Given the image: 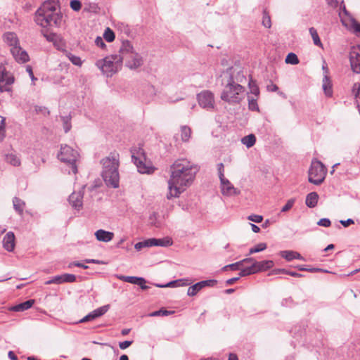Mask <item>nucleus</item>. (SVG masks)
Here are the masks:
<instances>
[{
    "instance_id": "13",
    "label": "nucleus",
    "mask_w": 360,
    "mask_h": 360,
    "mask_svg": "<svg viewBox=\"0 0 360 360\" xmlns=\"http://www.w3.org/2000/svg\"><path fill=\"white\" fill-rule=\"evenodd\" d=\"M143 63V56L136 51L125 59L126 66L131 70H136L141 67Z\"/></svg>"
},
{
    "instance_id": "32",
    "label": "nucleus",
    "mask_w": 360,
    "mask_h": 360,
    "mask_svg": "<svg viewBox=\"0 0 360 360\" xmlns=\"http://www.w3.org/2000/svg\"><path fill=\"white\" fill-rule=\"evenodd\" d=\"M256 263L259 272L266 271L272 268L274 265V263L272 260H264L261 262H256Z\"/></svg>"
},
{
    "instance_id": "37",
    "label": "nucleus",
    "mask_w": 360,
    "mask_h": 360,
    "mask_svg": "<svg viewBox=\"0 0 360 360\" xmlns=\"http://www.w3.org/2000/svg\"><path fill=\"white\" fill-rule=\"evenodd\" d=\"M257 98L258 97H255V96H248V108L250 110L259 111V106L257 103Z\"/></svg>"
},
{
    "instance_id": "7",
    "label": "nucleus",
    "mask_w": 360,
    "mask_h": 360,
    "mask_svg": "<svg viewBox=\"0 0 360 360\" xmlns=\"http://www.w3.org/2000/svg\"><path fill=\"white\" fill-rule=\"evenodd\" d=\"M132 161L137 167L138 172L142 174H150L154 167L150 161L147 160L143 150L135 148L131 150Z\"/></svg>"
},
{
    "instance_id": "53",
    "label": "nucleus",
    "mask_w": 360,
    "mask_h": 360,
    "mask_svg": "<svg viewBox=\"0 0 360 360\" xmlns=\"http://www.w3.org/2000/svg\"><path fill=\"white\" fill-rule=\"evenodd\" d=\"M63 128L65 133L68 132L71 129V124L68 117H63Z\"/></svg>"
},
{
    "instance_id": "14",
    "label": "nucleus",
    "mask_w": 360,
    "mask_h": 360,
    "mask_svg": "<svg viewBox=\"0 0 360 360\" xmlns=\"http://www.w3.org/2000/svg\"><path fill=\"white\" fill-rule=\"evenodd\" d=\"M221 191L224 195L232 196L238 195L240 193V191L235 188L233 185L226 178L220 180Z\"/></svg>"
},
{
    "instance_id": "47",
    "label": "nucleus",
    "mask_w": 360,
    "mask_h": 360,
    "mask_svg": "<svg viewBox=\"0 0 360 360\" xmlns=\"http://www.w3.org/2000/svg\"><path fill=\"white\" fill-rule=\"evenodd\" d=\"M63 283H74L76 281V276L70 274H62Z\"/></svg>"
},
{
    "instance_id": "50",
    "label": "nucleus",
    "mask_w": 360,
    "mask_h": 360,
    "mask_svg": "<svg viewBox=\"0 0 360 360\" xmlns=\"http://www.w3.org/2000/svg\"><path fill=\"white\" fill-rule=\"evenodd\" d=\"M262 24L265 27L267 28H270L271 26L270 16L266 12H264L263 13Z\"/></svg>"
},
{
    "instance_id": "4",
    "label": "nucleus",
    "mask_w": 360,
    "mask_h": 360,
    "mask_svg": "<svg viewBox=\"0 0 360 360\" xmlns=\"http://www.w3.org/2000/svg\"><path fill=\"white\" fill-rule=\"evenodd\" d=\"M224 89L221 94L222 101L229 104H239L245 98V87L240 84H232L222 81Z\"/></svg>"
},
{
    "instance_id": "8",
    "label": "nucleus",
    "mask_w": 360,
    "mask_h": 360,
    "mask_svg": "<svg viewBox=\"0 0 360 360\" xmlns=\"http://www.w3.org/2000/svg\"><path fill=\"white\" fill-rule=\"evenodd\" d=\"M326 175V169L323 163L317 160H313L309 171V181L319 185L324 181Z\"/></svg>"
},
{
    "instance_id": "23",
    "label": "nucleus",
    "mask_w": 360,
    "mask_h": 360,
    "mask_svg": "<svg viewBox=\"0 0 360 360\" xmlns=\"http://www.w3.org/2000/svg\"><path fill=\"white\" fill-rule=\"evenodd\" d=\"M146 240L148 247H152V246L167 247V246H169L172 244V241L169 238H165L164 239L150 238V239H147Z\"/></svg>"
},
{
    "instance_id": "61",
    "label": "nucleus",
    "mask_w": 360,
    "mask_h": 360,
    "mask_svg": "<svg viewBox=\"0 0 360 360\" xmlns=\"http://www.w3.org/2000/svg\"><path fill=\"white\" fill-rule=\"evenodd\" d=\"M84 262L87 264H90V263L96 264H106V262H105L102 260L94 259H86L84 260Z\"/></svg>"
},
{
    "instance_id": "63",
    "label": "nucleus",
    "mask_w": 360,
    "mask_h": 360,
    "mask_svg": "<svg viewBox=\"0 0 360 360\" xmlns=\"http://www.w3.org/2000/svg\"><path fill=\"white\" fill-rule=\"evenodd\" d=\"M132 342H133L132 341H128V340L121 342L119 343V347L121 349H125L127 347H129L132 344Z\"/></svg>"
},
{
    "instance_id": "18",
    "label": "nucleus",
    "mask_w": 360,
    "mask_h": 360,
    "mask_svg": "<svg viewBox=\"0 0 360 360\" xmlns=\"http://www.w3.org/2000/svg\"><path fill=\"white\" fill-rule=\"evenodd\" d=\"M342 25L356 36L360 37V23L352 16H347L342 18Z\"/></svg>"
},
{
    "instance_id": "57",
    "label": "nucleus",
    "mask_w": 360,
    "mask_h": 360,
    "mask_svg": "<svg viewBox=\"0 0 360 360\" xmlns=\"http://www.w3.org/2000/svg\"><path fill=\"white\" fill-rule=\"evenodd\" d=\"M248 219L255 223H260L262 221L263 217L261 215L252 214L248 217Z\"/></svg>"
},
{
    "instance_id": "44",
    "label": "nucleus",
    "mask_w": 360,
    "mask_h": 360,
    "mask_svg": "<svg viewBox=\"0 0 360 360\" xmlns=\"http://www.w3.org/2000/svg\"><path fill=\"white\" fill-rule=\"evenodd\" d=\"M115 33L113 31L110 29L109 27H107L105 30L104 34H103V38L108 42H112L115 39Z\"/></svg>"
},
{
    "instance_id": "24",
    "label": "nucleus",
    "mask_w": 360,
    "mask_h": 360,
    "mask_svg": "<svg viewBox=\"0 0 360 360\" xmlns=\"http://www.w3.org/2000/svg\"><path fill=\"white\" fill-rule=\"evenodd\" d=\"M4 160L7 163L14 167H18L21 164L18 155L14 151L6 153L4 155Z\"/></svg>"
},
{
    "instance_id": "59",
    "label": "nucleus",
    "mask_w": 360,
    "mask_h": 360,
    "mask_svg": "<svg viewBox=\"0 0 360 360\" xmlns=\"http://www.w3.org/2000/svg\"><path fill=\"white\" fill-rule=\"evenodd\" d=\"M95 44L97 46L101 47V49L105 48V44L101 37H97L95 39Z\"/></svg>"
},
{
    "instance_id": "45",
    "label": "nucleus",
    "mask_w": 360,
    "mask_h": 360,
    "mask_svg": "<svg viewBox=\"0 0 360 360\" xmlns=\"http://www.w3.org/2000/svg\"><path fill=\"white\" fill-rule=\"evenodd\" d=\"M280 255L290 262L294 259V251L293 250H283L280 252Z\"/></svg>"
},
{
    "instance_id": "20",
    "label": "nucleus",
    "mask_w": 360,
    "mask_h": 360,
    "mask_svg": "<svg viewBox=\"0 0 360 360\" xmlns=\"http://www.w3.org/2000/svg\"><path fill=\"white\" fill-rule=\"evenodd\" d=\"M2 243L3 247L8 252L13 251L15 246V237L14 233L12 231L6 233L3 238Z\"/></svg>"
},
{
    "instance_id": "26",
    "label": "nucleus",
    "mask_w": 360,
    "mask_h": 360,
    "mask_svg": "<svg viewBox=\"0 0 360 360\" xmlns=\"http://www.w3.org/2000/svg\"><path fill=\"white\" fill-rule=\"evenodd\" d=\"M34 303V300H29L24 302L20 303L10 308L13 311H24L30 309Z\"/></svg>"
},
{
    "instance_id": "51",
    "label": "nucleus",
    "mask_w": 360,
    "mask_h": 360,
    "mask_svg": "<svg viewBox=\"0 0 360 360\" xmlns=\"http://www.w3.org/2000/svg\"><path fill=\"white\" fill-rule=\"evenodd\" d=\"M5 125H6V119H5V117H1V120L0 122V141H2L5 136V134H4Z\"/></svg>"
},
{
    "instance_id": "40",
    "label": "nucleus",
    "mask_w": 360,
    "mask_h": 360,
    "mask_svg": "<svg viewBox=\"0 0 360 360\" xmlns=\"http://www.w3.org/2000/svg\"><path fill=\"white\" fill-rule=\"evenodd\" d=\"M250 92L252 94V96L258 97L259 95V89L256 82L252 79H250L248 83Z\"/></svg>"
},
{
    "instance_id": "17",
    "label": "nucleus",
    "mask_w": 360,
    "mask_h": 360,
    "mask_svg": "<svg viewBox=\"0 0 360 360\" xmlns=\"http://www.w3.org/2000/svg\"><path fill=\"white\" fill-rule=\"evenodd\" d=\"M10 51L14 59L19 63H25L30 59L27 51L23 50L20 46L10 48Z\"/></svg>"
},
{
    "instance_id": "3",
    "label": "nucleus",
    "mask_w": 360,
    "mask_h": 360,
    "mask_svg": "<svg viewBox=\"0 0 360 360\" xmlns=\"http://www.w3.org/2000/svg\"><path fill=\"white\" fill-rule=\"evenodd\" d=\"M102 165L101 176L108 187L116 188L120 185V155L117 153H111L101 160Z\"/></svg>"
},
{
    "instance_id": "52",
    "label": "nucleus",
    "mask_w": 360,
    "mask_h": 360,
    "mask_svg": "<svg viewBox=\"0 0 360 360\" xmlns=\"http://www.w3.org/2000/svg\"><path fill=\"white\" fill-rule=\"evenodd\" d=\"M294 203H295L294 199L288 200V202H286V204L282 207L281 212H285L288 211L289 210H290L292 207Z\"/></svg>"
},
{
    "instance_id": "29",
    "label": "nucleus",
    "mask_w": 360,
    "mask_h": 360,
    "mask_svg": "<svg viewBox=\"0 0 360 360\" xmlns=\"http://www.w3.org/2000/svg\"><path fill=\"white\" fill-rule=\"evenodd\" d=\"M319 195L316 192L309 193L305 200L306 205L309 208L315 207L318 203Z\"/></svg>"
},
{
    "instance_id": "25",
    "label": "nucleus",
    "mask_w": 360,
    "mask_h": 360,
    "mask_svg": "<svg viewBox=\"0 0 360 360\" xmlns=\"http://www.w3.org/2000/svg\"><path fill=\"white\" fill-rule=\"evenodd\" d=\"M322 89L327 97L333 96V84L329 76L325 75L322 81Z\"/></svg>"
},
{
    "instance_id": "5",
    "label": "nucleus",
    "mask_w": 360,
    "mask_h": 360,
    "mask_svg": "<svg viewBox=\"0 0 360 360\" xmlns=\"http://www.w3.org/2000/svg\"><path fill=\"white\" fill-rule=\"evenodd\" d=\"M59 160L66 164L70 168L68 173H77V162L79 161V154L77 150L68 145H61L60 152L57 155Z\"/></svg>"
},
{
    "instance_id": "49",
    "label": "nucleus",
    "mask_w": 360,
    "mask_h": 360,
    "mask_svg": "<svg viewBox=\"0 0 360 360\" xmlns=\"http://www.w3.org/2000/svg\"><path fill=\"white\" fill-rule=\"evenodd\" d=\"M70 6L74 11H79L82 8V3L79 0H71Z\"/></svg>"
},
{
    "instance_id": "46",
    "label": "nucleus",
    "mask_w": 360,
    "mask_h": 360,
    "mask_svg": "<svg viewBox=\"0 0 360 360\" xmlns=\"http://www.w3.org/2000/svg\"><path fill=\"white\" fill-rule=\"evenodd\" d=\"M242 266H243V262L239 261L238 262H236V263H233V264L225 266L223 268V269L226 271V270H228L229 269L231 270H233L234 271V270L240 269Z\"/></svg>"
},
{
    "instance_id": "11",
    "label": "nucleus",
    "mask_w": 360,
    "mask_h": 360,
    "mask_svg": "<svg viewBox=\"0 0 360 360\" xmlns=\"http://www.w3.org/2000/svg\"><path fill=\"white\" fill-rule=\"evenodd\" d=\"M13 82V76L6 71L3 65H0V91H11V85Z\"/></svg>"
},
{
    "instance_id": "30",
    "label": "nucleus",
    "mask_w": 360,
    "mask_h": 360,
    "mask_svg": "<svg viewBox=\"0 0 360 360\" xmlns=\"http://www.w3.org/2000/svg\"><path fill=\"white\" fill-rule=\"evenodd\" d=\"M118 279L123 281L124 282H127L132 284H141V283L144 281V278L142 277H136V276H127L120 275L117 276Z\"/></svg>"
},
{
    "instance_id": "28",
    "label": "nucleus",
    "mask_w": 360,
    "mask_h": 360,
    "mask_svg": "<svg viewBox=\"0 0 360 360\" xmlns=\"http://www.w3.org/2000/svg\"><path fill=\"white\" fill-rule=\"evenodd\" d=\"M188 280L179 279L173 281H170L166 284H155V286L158 288H174L178 286L188 285Z\"/></svg>"
},
{
    "instance_id": "27",
    "label": "nucleus",
    "mask_w": 360,
    "mask_h": 360,
    "mask_svg": "<svg viewBox=\"0 0 360 360\" xmlns=\"http://www.w3.org/2000/svg\"><path fill=\"white\" fill-rule=\"evenodd\" d=\"M5 42L11 47L19 46V41L14 32H6L4 35Z\"/></svg>"
},
{
    "instance_id": "12",
    "label": "nucleus",
    "mask_w": 360,
    "mask_h": 360,
    "mask_svg": "<svg viewBox=\"0 0 360 360\" xmlns=\"http://www.w3.org/2000/svg\"><path fill=\"white\" fill-rule=\"evenodd\" d=\"M349 61L353 72L360 74V46H353L351 49Z\"/></svg>"
},
{
    "instance_id": "31",
    "label": "nucleus",
    "mask_w": 360,
    "mask_h": 360,
    "mask_svg": "<svg viewBox=\"0 0 360 360\" xmlns=\"http://www.w3.org/2000/svg\"><path fill=\"white\" fill-rule=\"evenodd\" d=\"M63 54L74 64L75 65L81 66L82 65V60L79 57L71 53L65 49H60Z\"/></svg>"
},
{
    "instance_id": "56",
    "label": "nucleus",
    "mask_w": 360,
    "mask_h": 360,
    "mask_svg": "<svg viewBox=\"0 0 360 360\" xmlns=\"http://www.w3.org/2000/svg\"><path fill=\"white\" fill-rule=\"evenodd\" d=\"M26 71L29 74V76L33 83L34 84V82L37 80V78L34 77L32 68L30 65H27L26 67Z\"/></svg>"
},
{
    "instance_id": "39",
    "label": "nucleus",
    "mask_w": 360,
    "mask_h": 360,
    "mask_svg": "<svg viewBox=\"0 0 360 360\" xmlns=\"http://www.w3.org/2000/svg\"><path fill=\"white\" fill-rule=\"evenodd\" d=\"M352 94L356 99L357 107L360 108V84L354 83L352 86Z\"/></svg>"
},
{
    "instance_id": "22",
    "label": "nucleus",
    "mask_w": 360,
    "mask_h": 360,
    "mask_svg": "<svg viewBox=\"0 0 360 360\" xmlns=\"http://www.w3.org/2000/svg\"><path fill=\"white\" fill-rule=\"evenodd\" d=\"M96 238L98 241L108 243L113 239L114 233L103 229H98L94 233Z\"/></svg>"
},
{
    "instance_id": "43",
    "label": "nucleus",
    "mask_w": 360,
    "mask_h": 360,
    "mask_svg": "<svg viewBox=\"0 0 360 360\" xmlns=\"http://www.w3.org/2000/svg\"><path fill=\"white\" fill-rule=\"evenodd\" d=\"M267 245L264 243H261L256 245L255 247L250 249L249 255H252L254 253L259 252L261 251L264 250L266 248Z\"/></svg>"
},
{
    "instance_id": "58",
    "label": "nucleus",
    "mask_w": 360,
    "mask_h": 360,
    "mask_svg": "<svg viewBox=\"0 0 360 360\" xmlns=\"http://www.w3.org/2000/svg\"><path fill=\"white\" fill-rule=\"evenodd\" d=\"M72 266L81 267L84 269H87L89 268L88 266H86L84 264L79 262H73L70 263L68 265V267L71 268Z\"/></svg>"
},
{
    "instance_id": "60",
    "label": "nucleus",
    "mask_w": 360,
    "mask_h": 360,
    "mask_svg": "<svg viewBox=\"0 0 360 360\" xmlns=\"http://www.w3.org/2000/svg\"><path fill=\"white\" fill-rule=\"evenodd\" d=\"M217 170H218L219 179L221 180V179H224L225 177L224 175V165H223V163H219L217 165Z\"/></svg>"
},
{
    "instance_id": "41",
    "label": "nucleus",
    "mask_w": 360,
    "mask_h": 360,
    "mask_svg": "<svg viewBox=\"0 0 360 360\" xmlns=\"http://www.w3.org/2000/svg\"><path fill=\"white\" fill-rule=\"evenodd\" d=\"M287 64L297 65L299 63V59L296 54L290 53L287 55L285 60Z\"/></svg>"
},
{
    "instance_id": "19",
    "label": "nucleus",
    "mask_w": 360,
    "mask_h": 360,
    "mask_svg": "<svg viewBox=\"0 0 360 360\" xmlns=\"http://www.w3.org/2000/svg\"><path fill=\"white\" fill-rule=\"evenodd\" d=\"M109 309L108 305H105L103 307H101L93 311L88 314L86 316H85L84 318H82L79 322V323H85L88 321H91L103 314H105Z\"/></svg>"
},
{
    "instance_id": "35",
    "label": "nucleus",
    "mask_w": 360,
    "mask_h": 360,
    "mask_svg": "<svg viewBox=\"0 0 360 360\" xmlns=\"http://www.w3.org/2000/svg\"><path fill=\"white\" fill-rule=\"evenodd\" d=\"M256 138L254 134H249L248 136H244L241 139V142L243 145H245L247 148H251L255 143Z\"/></svg>"
},
{
    "instance_id": "33",
    "label": "nucleus",
    "mask_w": 360,
    "mask_h": 360,
    "mask_svg": "<svg viewBox=\"0 0 360 360\" xmlns=\"http://www.w3.org/2000/svg\"><path fill=\"white\" fill-rule=\"evenodd\" d=\"M13 207L15 210L19 214H22L25 206V203L21 199L15 197L13 200Z\"/></svg>"
},
{
    "instance_id": "64",
    "label": "nucleus",
    "mask_w": 360,
    "mask_h": 360,
    "mask_svg": "<svg viewBox=\"0 0 360 360\" xmlns=\"http://www.w3.org/2000/svg\"><path fill=\"white\" fill-rule=\"evenodd\" d=\"M35 110L37 112H41L43 113L44 115H46V114H49V111L48 110V109L45 107H42V106H36L35 107Z\"/></svg>"
},
{
    "instance_id": "10",
    "label": "nucleus",
    "mask_w": 360,
    "mask_h": 360,
    "mask_svg": "<svg viewBox=\"0 0 360 360\" xmlns=\"http://www.w3.org/2000/svg\"><path fill=\"white\" fill-rule=\"evenodd\" d=\"M199 105L207 110H212L214 107V94L207 90L201 91L197 95Z\"/></svg>"
},
{
    "instance_id": "42",
    "label": "nucleus",
    "mask_w": 360,
    "mask_h": 360,
    "mask_svg": "<svg viewBox=\"0 0 360 360\" xmlns=\"http://www.w3.org/2000/svg\"><path fill=\"white\" fill-rule=\"evenodd\" d=\"M174 311H168L164 309H161L158 311H155L149 314V316H165L174 314Z\"/></svg>"
},
{
    "instance_id": "54",
    "label": "nucleus",
    "mask_w": 360,
    "mask_h": 360,
    "mask_svg": "<svg viewBox=\"0 0 360 360\" xmlns=\"http://www.w3.org/2000/svg\"><path fill=\"white\" fill-rule=\"evenodd\" d=\"M246 269H248V271H250V275L259 272L256 262L252 263V264L247 266Z\"/></svg>"
},
{
    "instance_id": "34",
    "label": "nucleus",
    "mask_w": 360,
    "mask_h": 360,
    "mask_svg": "<svg viewBox=\"0 0 360 360\" xmlns=\"http://www.w3.org/2000/svg\"><path fill=\"white\" fill-rule=\"evenodd\" d=\"M43 35L47 41L53 42L58 50L61 49L60 45L58 44L57 42L58 39H59V37L57 34L54 33L43 32Z\"/></svg>"
},
{
    "instance_id": "55",
    "label": "nucleus",
    "mask_w": 360,
    "mask_h": 360,
    "mask_svg": "<svg viewBox=\"0 0 360 360\" xmlns=\"http://www.w3.org/2000/svg\"><path fill=\"white\" fill-rule=\"evenodd\" d=\"M317 224L321 226L324 227H329L331 224L330 221L329 219L327 218H323L321 219L318 222Z\"/></svg>"
},
{
    "instance_id": "21",
    "label": "nucleus",
    "mask_w": 360,
    "mask_h": 360,
    "mask_svg": "<svg viewBox=\"0 0 360 360\" xmlns=\"http://www.w3.org/2000/svg\"><path fill=\"white\" fill-rule=\"evenodd\" d=\"M135 51H136L131 43L129 40H124L122 41V45L120 47L119 55L123 57L124 60L133 54Z\"/></svg>"
},
{
    "instance_id": "38",
    "label": "nucleus",
    "mask_w": 360,
    "mask_h": 360,
    "mask_svg": "<svg viewBox=\"0 0 360 360\" xmlns=\"http://www.w3.org/2000/svg\"><path fill=\"white\" fill-rule=\"evenodd\" d=\"M309 33L311 36V38L313 39L314 44L316 46H322V43L321 41V39L319 37L318 32L316 30L314 27L309 28Z\"/></svg>"
},
{
    "instance_id": "16",
    "label": "nucleus",
    "mask_w": 360,
    "mask_h": 360,
    "mask_svg": "<svg viewBox=\"0 0 360 360\" xmlns=\"http://www.w3.org/2000/svg\"><path fill=\"white\" fill-rule=\"evenodd\" d=\"M85 186H83L78 192H73L69 197V202L71 206L77 210H80L83 205V195L84 189Z\"/></svg>"
},
{
    "instance_id": "62",
    "label": "nucleus",
    "mask_w": 360,
    "mask_h": 360,
    "mask_svg": "<svg viewBox=\"0 0 360 360\" xmlns=\"http://www.w3.org/2000/svg\"><path fill=\"white\" fill-rule=\"evenodd\" d=\"M148 247L147 246V243H146V240H145L144 241H141V242H139L135 244V249L138 251L141 250L142 248H146Z\"/></svg>"
},
{
    "instance_id": "9",
    "label": "nucleus",
    "mask_w": 360,
    "mask_h": 360,
    "mask_svg": "<svg viewBox=\"0 0 360 360\" xmlns=\"http://www.w3.org/2000/svg\"><path fill=\"white\" fill-rule=\"evenodd\" d=\"M222 81L240 84L246 81L245 74L243 69L238 65L231 67L223 74Z\"/></svg>"
},
{
    "instance_id": "1",
    "label": "nucleus",
    "mask_w": 360,
    "mask_h": 360,
    "mask_svg": "<svg viewBox=\"0 0 360 360\" xmlns=\"http://www.w3.org/2000/svg\"><path fill=\"white\" fill-rule=\"evenodd\" d=\"M198 171L196 165L186 159H179L171 167L168 181V199L176 198L193 183Z\"/></svg>"
},
{
    "instance_id": "15",
    "label": "nucleus",
    "mask_w": 360,
    "mask_h": 360,
    "mask_svg": "<svg viewBox=\"0 0 360 360\" xmlns=\"http://www.w3.org/2000/svg\"><path fill=\"white\" fill-rule=\"evenodd\" d=\"M216 283V280H206L200 281L188 288L187 295L188 296H195L202 288L207 286H214Z\"/></svg>"
},
{
    "instance_id": "6",
    "label": "nucleus",
    "mask_w": 360,
    "mask_h": 360,
    "mask_svg": "<svg viewBox=\"0 0 360 360\" xmlns=\"http://www.w3.org/2000/svg\"><path fill=\"white\" fill-rule=\"evenodd\" d=\"M123 57L120 55H110L96 61V65L107 77H111L122 67Z\"/></svg>"
},
{
    "instance_id": "2",
    "label": "nucleus",
    "mask_w": 360,
    "mask_h": 360,
    "mask_svg": "<svg viewBox=\"0 0 360 360\" xmlns=\"http://www.w3.org/2000/svg\"><path fill=\"white\" fill-rule=\"evenodd\" d=\"M58 0L45 1L36 11L34 20L41 27H60L63 25V15L58 9Z\"/></svg>"
},
{
    "instance_id": "36",
    "label": "nucleus",
    "mask_w": 360,
    "mask_h": 360,
    "mask_svg": "<svg viewBox=\"0 0 360 360\" xmlns=\"http://www.w3.org/2000/svg\"><path fill=\"white\" fill-rule=\"evenodd\" d=\"M191 134V129L187 126H182L181 128V140L184 142L188 141Z\"/></svg>"
},
{
    "instance_id": "48",
    "label": "nucleus",
    "mask_w": 360,
    "mask_h": 360,
    "mask_svg": "<svg viewBox=\"0 0 360 360\" xmlns=\"http://www.w3.org/2000/svg\"><path fill=\"white\" fill-rule=\"evenodd\" d=\"M63 283V278L62 275H58L54 277H53L51 279L46 281L45 284L50 285V284H61Z\"/></svg>"
}]
</instances>
